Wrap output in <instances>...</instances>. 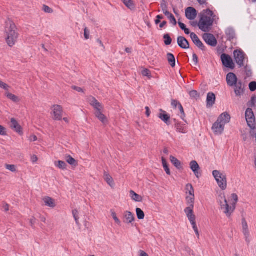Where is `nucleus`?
<instances>
[{
	"label": "nucleus",
	"instance_id": "nucleus-1",
	"mask_svg": "<svg viewBox=\"0 0 256 256\" xmlns=\"http://www.w3.org/2000/svg\"><path fill=\"white\" fill-rule=\"evenodd\" d=\"M4 34L7 44L11 48L14 46L18 40L20 34L15 24L10 18L5 22Z\"/></svg>",
	"mask_w": 256,
	"mask_h": 256
},
{
	"label": "nucleus",
	"instance_id": "nucleus-2",
	"mask_svg": "<svg viewBox=\"0 0 256 256\" xmlns=\"http://www.w3.org/2000/svg\"><path fill=\"white\" fill-rule=\"evenodd\" d=\"M218 20V18L209 9L204 10L200 18L198 26L199 28L204 32H208L210 29L214 22Z\"/></svg>",
	"mask_w": 256,
	"mask_h": 256
},
{
	"label": "nucleus",
	"instance_id": "nucleus-3",
	"mask_svg": "<svg viewBox=\"0 0 256 256\" xmlns=\"http://www.w3.org/2000/svg\"><path fill=\"white\" fill-rule=\"evenodd\" d=\"M230 120V116L226 112L222 113L218 118L212 126V130L216 135L221 134L224 130L225 125L228 123Z\"/></svg>",
	"mask_w": 256,
	"mask_h": 256
},
{
	"label": "nucleus",
	"instance_id": "nucleus-4",
	"mask_svg": "<svg viewBox=\"0 0 256 256\" xmlns=\"http://www.w3.org/2000/svg\"><path fill=\"white\" fill-rule=\"evenodd\" d=\"M218 202L220 209L228 217H230L234 212L236 206L231 202L228 204L224 193H220L218 197Z\"/></svg>",
	"mask_w": 256,
	"mask_h": 256
},
{
	"label": "nucleus",
	"instance_id": "nucleus-5",
	"mask_svg": "<svg viewBox=\"0 0 256 256\" xmlns=\"http://www.w3.org/2000/svg\"><path fill=\"white\" fill-rule=\"evenodd\" d=\"M212 176L219 188L222 190H226L228 186L226 174L220 170H214L212 172Z\"/></svg>",
	"mask_w": 256,
	"mask_h": 256
},
{
	"label": "nucleus",
	"instance_id": "nucleus-6",
	"mask_svg": "<svg viewBox=\"0 0 256 256\" xmlns=\"http://www.w3.org/2000/svg\"><path fill=\"white\" fill-rule=\"evenodd\" d=\"M51 115L52 118L55 120H62L63 116V108L62 106L55 104L52 108Z\"/></svg>",
	"mask_w": 256,
	"mask_h": 256
},
{
	"label": "nucleus",
	"instance_id": "nucleus-7",
	"mask_svg": "<svg viewBox=\"0 0 256 256\" xmlns=\"http://www.w3.org/2000/svg\"><path fill=\"white\" fill-rule=\"evenodd\" d=\"M245 116L248 125L252 129H254L256 126V119L252 110L248 108L246 111Z\"/></svg>",
	"mask_w": 256,
	"mask_h": 256
},
{
	"label": "nucleus",
	"instance_id": "nucleus-8",
	"mask_svg": "<svg viewBox=\"0 0 256 256\" xmlns=\"http://www.w3.org/2000/svg\"><path fill=\"white\" fill-rule=\"evenodd\" d=\"M194 203H186L188 206L184 210V212L190 223L196 222V217L194 212Z\"/></svg>",
	"mask_w": 256,
	"mask_h": 256
},
{
	"label": "nucleus",
	"instance_id": "nucleus-9",
	"mask_svg": "<svg viewBox=\"0 0 256 256\" xmlns=\"http://www.w3.org/2000/svg\"><path fill=\"white\" fill-rule=\"evenodd\" d=\"M234 58L236 64L240 66H244V62L246 58V55L241 50H235L234 52Z\"/></svg>",
	"mask_w": 256,
	"mask_h": 256
},
{
	"label": "nucleus",
	"instance_id": "nucleus-10",
	"mask_svg": "<svg viewBox=\"0 0 256 256\" xmlns=\"http://www.w3.org/2000/svg\"><path fill=\"white\" fill-rule=\"evenodd\" d=\"M186 203L194 202V190L192 184H188L186 186Z\"/></svg>",
	"mask_w": 256,
	"mask_h": 256
},
{
	"label": "nucleus",
	"instance_id": "nucleus-11",
	"mask_svg": "<svg viewBox=\"0 0 256 256\" xmlns=\"http://www.w3.org/2000/svg\"><path fill=\"white\" fill-rule=\"evenodd\" d=\"M221 60L224 66L228 68H234V67L232 58L228 54H224L221 56Z\"/></svg>",
	"mask_w": 256,
	"mask_h": 256
},
{
	"label": "nucleus",
	"instance_id": "nucleus-12",
	"mask_svg": "<svg viewBox=\"0 0 256 256\" xmlns=\"http://www.w3.org/2000/svg\"><path fill=\"white\" fill-rule=\"evenodd\" d=\"M90 104L95 109V112L104 111V108L102 104L99 102L94 97L90 96L88 98Z\"/></svg>",
	"mask_w": 256,
	"mask_h": 256
},
{
	"label": "nucleus",
	"instance_id": "nucleus-13",
	"mask_svg": "<svg viewBox=\"0 0 256 256\" xmlns=\"http://www.w3.org/2000/svg\"><path fill=\"white\" fill-rule=\"evenodd\" d=\"M203 38L207 44L211 46H215L217 44L216 38L212 34L205 33L203 35Z\"/></svg>",
	"mask_w": 256,
	"mask_h": 256
},
{
	"label": "nucleus",
	"instance_id": "nucleus-14",
	"mask_svg": "<svg viewBox=\"0 0 256 256\" xmlns=\"http://www.w3.org/2000/svg\"><path fill=\"white\" fill-rule=\"evenodd\" d=\"M11 122V128L20 136L23 134V130L22 127L20 125L18 122L14 118H12Z\"/></svg>",
	"mask_w": 256,
	"mask_h": 256
},
{
	"label": "nucleus",
	"instance_id": "nucleus-15",
	"mask_svg": "<svg viewBox=\"0 0 256 256\" xmlns=\"http://www.w3.org/2000/svg\"><path fill=\"white\" fill-rule=\"evenodd\" d=\"M236 75L232 72L228 73L226 76V82L230 86H234L238 82Z\"/></svg>",
	"mask_w": 256,
	"mask_h": 256
},
{
	"label": "nucleus",
	"instance_id": "nucleus-16",
	"mask_svg": "<svg viewBox=\"0 0 256 256\" xmlns=\"http://www.w3.org/2000/svg\"><path fill=\"white\" fill-rule=\"evenodd\" d=\"M244 86L242 84L241 80H239L238 82L234 86V93L238 96H241L244 94Z\"/></svg>",
	"mask_w": 256,
	"mask_h": 256
},
{
	"label": "nucleus",
	"instance_id": "nucleus-17",
	"mask_svg": "<svg viewBox=\"0 0 256 256\" xmlns=\"http://www.w3.org/2000/svg\"><path fill=\"white\" fill-rule=\"evenodd\" d=\"M186 16L190 20H194L197 16V12L194 8L188 7L186 10Z\"/></svg>",
	"mask_w": 256,
	"mask_h": 256
},
{
	"label": "nucleus",
	"instance_id": "nucleus-18",
	"mask_svg": "<svg viewBox=\"0 0 256 256\" xmlns=\"http://www.w3.org/2000/svg\"><path fill=\"white\" fill-rule=\"evenodd\" d=\"M190 38L194 43L200 49L204 50L205 46L202 42L200 40L198 36L194 32L190 33Z\"/></svg>",
	"mask_w": 256,
	"mask_h": 256
},
{
	"label": "nucleus",
	"instance_id": "nucleus-19",
	"mask_svg": "<svg viewBox=\"0 0 256 256\" xmlns=\"http://www.w3.org/2000/svg\"><path fill=\"white\" fill-rule=\"evenodd\" d=\"M178 44L182 48L188 49L190 48L189 42L184 36H180L178 38Z\"/></svg>",
	"mask_w": 256,
	"mask_h": 256
},
{
	"label": "nucleus",
	"instance_id": "nucleus-20",
	"mask_svg": "<svg viewBox=\"0 0 256 256\" xmlns=\"http://www.w3.org/2000/svg\"><path fill=\"white\" fill-rule=\"evenodd\" d=\"M190 168L194 172L197 178L200 177V173L198 170L200 169V166L196 160H192L190 162Z\"/></svg>",
	"mask_w": 256,
	"mask_h": 256
},
{
	"label": "nucleus",
	"instance_id": "nucleus-21",
	"mask_svg": "<svg viewBox=\"0 0 256 256\" xmlns=\"http://www.w3.org/2000/svg\"><path fill=\"white\" fill-rule=\"evenodd\" d=\"M124 222L126 224H130L134 220V214L128 211H126L124 214Z\"/></svg>",
	"mask_w": 256,
	"mask_h": 256
},
{
	"label": "nucleus",
	"instance_id": "nucleus-22",
	"mask_svg": "<svg viewBox=\"0 0 256 256\" xmlns=\"http://www.w3.org/2000/svg\"><path fill=\"white\" fill-rule=\"evenodd\" d=\"M160 112L159 114L158 117L166 124L169 125L170 124V116L166 112L160 110Z\"/></svg>",
	"mask_w": 256,
	"mask_h": 256
},
{
	"label": "nucleus",
	"instance_id": "nucleus-23",
	"mask_svg": "<svg viewBox=\"0 0 256 256\" xmlns=\"http://www.w3.org/2000/svg\"><path fill=\"white\" fill-rule=\"evenodd\" d=\"M42 201L45 206L50 208H54L56 206L55 200L50 197L45 196L43 198Z\"/></svg>",
	"mask_w": 256,
	"mask_h": 256
},
{
	"label": "nucleus",
	"instance_id": "nucleus-24",
	"mask_svg": "<svg viewBox=\"0 0 256 256\" xmlns=\"http://www.w3.org/2000/svg\"><path fill=\"white\" fill-rule=\"evenodd\" d=\"M104 111L95 112V116L104 124H106L108 120L106 116L103 114Z\"/></svg>",
	"mask_w": 256,
	"mask_h": 256
},
{
	"label": "nucleus",
	"instance_id": "nucleus-25",
	"mask_svg": "<svg viewBox=\"0 0 256 256\" xmlns=\"http://www.w3.org/2000/svg\"><path fill=\"white\" fill-rule=\"evenodd\" d=\"M216 96L214 93L209 92L206 98L207 106L211 107L214 104Z\"/></svg>",
	"mask_w": 256,
	"mask_h": 256
},
{
	"label": "nucleus",
	"instance_id": "nucleus-26",
	"mask_svg": "<svg viewBox=\"0 0 256 256\" xmlns=\"http://www.w3.org/2000/svg\"><path fill=\"white\" fill-rule=\"evenodd\" d=\"M104 180L112 188H114L115 184L112 176L108 172H104Z\"/></svg>",
	"mask_w": 256,
	"mask_h": 256
},
{
	"label": "nucleus",
	"instance_id": "nucleus-27",
	"mask_svg": "<svg viewBox=\"0 0 256 256\" xmlns=\"http://www.w3.org/2000/svg\"><path fill=\"white\" fill-rule=\"evenodd\" d=\"M176 131L182 134H186L188 132V127L186 124L179 122L176 124Z\"/></svg>",
	"mask_w": 256,
	"mask_h": 256
},
{
	"label": "nucleus",
	"instance_id": "nucleus-28",
	"mask_svg": "<svg viewBox=\"0 0 256 256\" xmlns=\"http://www.w3.org/2000/svg\"><path fill=\"white\" fill-rule=\"evenodd\" d=\"M242 232L244 236H246V239L247 240L249 236L250 232L248 230V223L244 218H243L242 220Z\"/></svg>",
	"mask_w": 256,
	"mask_h": 256
},
{
	"label": "nucleus",
	"instance_id": "nucleus-29",
	"mask_svg": "<svg viewBox=\"0 0 256 256\" xmlns=\"http://www.w3.org/2000/svg\"><path fill=\"white\" fill-rule=\"evenodd\" d=\"M130 195L131 198L136 202H142L143 200L142 197L136 193L134 190H130Z\"/></svg>",
	"mask_w": 256,
	"mask_h": 256
},
{
	"label": "nucleus",
	"instance_id": "nucleus-30",
	"mask_svg": "<svg viewBox=\"0 0 256 256\" xmlns=\"http://www.w3.org/2000/svg\"><path fill=\"white\" fill-rule=\"evenodd\" d=\"M171 162L178 169L182 168V164L176 158L172 156H170V157Z\"/></svg>",
	"mask_w": 256,
	"mask_h": 256
},
{
	"label": "nucleus",
	"instance_id": "nucleus-31",
	"mask_svg": "<svg viewBox=\"0 0 256 256\" xmlns=\"http://www.w3.org/2000/svg\"><path fill=\"white\" fill-rule=\"evenodd\" d=\"M5 96L9 100H11L14 102H18L20 101L19 98L10 92H4Z\"/></svg>",
	"mask_w": 256,
	"mask_h": 256
},
{
	"label": "nucleus",
	"instance_id": "nucleus-32",
	"mask_svg": "<svg viewBox=\"0 0 256 256\" xmlns=\"http://www.w3.org/2000/svg\"><path fill=\"white\" fill-rule=\"evenodd\" d=\"M167 60L169 64L172 67L174 68L175 66L176 59L173 54L171 53H168L167 54Z\"/></svg>",
	"mask_w": 256,
	"mask_h": 256
},
{
	"label": "nucleus",
	"instance_id": "nucleus-33",
	"mask_svg": "<svg viewBox=\"0 0 256 256\" xmlns=\"http://www.w3.org/2000/svg\"><path fill=\"white\" fill-rule=\"evenodd\" d=\"M165 15L168 17V18L170 20L171 24H172L174 26H176V20L174 15L170 13L168 11L165 12Z\"/></svg>",
	"mask_w": 256,
	"mask_h": 256
},
{
	"label": "nucleus",
	"instance_id": "nucleus-34",
	"mask_svg": "<svg viewBox=\"0 0 256 256\" xmlns=\"http://www.w3.org/2000/svg\"><path fill=\"white\" fill-rule=\"evenodd\" d=\"M54 165L56 167L58 168L61 170H66L67 167V164L66 163L62 160H58L54 162Z\"/></svg>",
	"mask_w": 256,
	"mask_h": 256
},
{
	"label": "nucleus",
	"instance_id": "nucleus-35",
	"mask_svg": "<svg viewBox=\"0 0 256 256\" xmlns=\"http://www.w3.org/2000/svg\"><path fill=\"white\" fill-rule=\"evenodd\" d=\"M65 159L66 162L72 166H76L78 165V163L75 159L72 157L70 155H66Z\"/></svg>",
	"mask_w": 256,
	"mask_h": 256
},
{
	"label": "nucleus",
	"instance_id": "nucleus-36",
	"mask_svg": "<svg viewBox=\"0 0 256 256\" xmlns=\"http://www.w3.org/2000/svg\"><path fill=\"white\" fill-rule=\"evenodd\" d=\"M162 164L164 168L165 172H166V174L168 175H170V168H168V164L166 162V160L164 158L162 157Z\"/></svg>",
	"mask_w": 256,
	"mask_h": 256
},
{
	"label": "nucleus",
	"instance_id": "nucleus-37",
	"mask_svg": "<svg viewBox=\"0 0 256 256\" xmlns=\"http://www.w3.org/2000/svg\"><path fill=\"white\" fill-rule=\"evenodd\" d=\"M226 34L230 40L233 39L234 38V32L233 30L228 28L226 31Z\"/></svg>",
	"mask_w": 256,
	"mask_h": 256
},
{
	"label": "nucleus",
	"instance_id": "nucleus-38",
	"mask_svg": "<svg viewBox=\"0 0 256 256\" xmlns=\"http://www.w3.org/2000/svg\"><path fill=\"white\" fill-rule=\"evenodd\" d=\"M123 2L126 6L130 10L134 8V5L132 0H123Z\"/></svg>",
	"mask_w": 256,
	"mask_h": 256
},
{
	"label": "nucleus",
	"instance_id": "nucleus-39",
	"mask_svg": "<svg viewBox=\"0 0 256 256\" xmlns=\"http://www.w3.org/2000/svg\"><path fill=\"white\" fill-rule=\"evenodd\" d=\"M136 214L139 220H143L144 218V214L140 208H136Z\"/></svg>",
	"mask_w": 256,
	"mask_h": 256
},
{
	"label": "nucleus",
	"instance_id": "nucleus-40",
	"mask_svg": "<svg viewBox=\"0 0 256 256\" xmlns=\"http://www.w3.org/2000/svg\"><path fill=\"white\" fill-rule=\"evenodd\" d=\"M110 212H111L112 216L113 219L114 220L116 224H117L118 226H120L121 222L118 219V218L117 217L116 212L113 210H111Z\"/></svg>",
	"mask_w": 256,
	"mask_h": 256
},
{
	"label": "nucleus",
	"instance_id": "nucleus-41",
	"mask_svg": "<svg viewBox=\"0 0 256 256\" xmlns=\"http://www.w3.org/2000/svg\"><path fill=\"white\" fill-rule=\"evenodd\" d=\"M164 44L166 46H168L172 43V38L168 34H164Z\"/></svg>",
	"mask_w": 256,
	"mask_h": 256
},
{
	"label": "nucleus",
	"instance_id": "nucleus-42",
	"mask_svg": "<svg viewBox=\"0 0 256 256\" xmlns=\"http://www.w3.org/2000/svg\"><path fill=\"white\" fill-rule=\"evenodd\" d=\"M72 213L73 216L76 220V223L78 224V219H79V216H78L79 212H78V210L76 209H74L72 210Z\"/></svg>",
	"mask_w": 256,
	"mask_h": 256
},
{
	"label": "nucleus",
	"instance_id": "nucleus-43",
	"mask_svg": "<svg viewBox=\"0 0 256 256\" xmlns=\"http://www.w3.org/2000/svg\"><path fill=\"white\" fill-rule=\"evenodd\" d=\"M6 168L11 171L12 172H16V166L14 164H8L5 165Z\"/></svg>",
	"mask_w": 256,
	"mask_h": 256
},
{
	"label": "nucleus",
	"instance_id": "nucleus-44",
	"mask_svg": "<svg viewBox=\"0 0 256 256\" xmlns=\"http://www.w3.org/2000/svg\"><path fill=\"white\" fill-rule=\"evenodd\" d=\"M190 224L192 225V228H193L198 238H200V234H199L198 228L196 226V222H192Z\"/></svg>",
	"mask_w": 256,
	"mask_h": 256
},
{
	"label": "nucleus",
	"instance_id": "nucleus-45",
	"mask_svg": "<svg viewBox=\"0 0 256 256\" xmlns=\"http://www.w3.org/2000/svg\"><path fill=\"white\" fill-rule=\"evenodd\" d=\"M191 98L195 99H198L199 98L198 92L196 90H192L189 93Z\"/></svg>",
	"mask_w": 256,
	"mask_h": 256
},
{
	"label": "nucleus",
	"instance_id": "nucleus-46",
	"mask_svg": "<svg viewBox=\"0 0 256 256\" xmlns=\"http://www.w3.org/2000/svg\"><path fill=\"white\" fill-rule=\"evenodd\" d=\"M180 112V116L182 118V119L184 120V118L186 116L184 108L182 104H179V106L178 108Z\"/></svg>",
	"mask_w": 256,
	"mask_h": 256
},
{
	"label": "nucleus",
	"instance_id": "nucleus-47",
	"mask_svg": "<svg viewBox=\"0 0 256 256\" xmlns=\"http://www.w3.org/2000/svg\"><path fill=\"white\" fill-rule=\"evenodd\" d=\"M1 88H2L4 90V92H10V87L8 86L6 84L3 83L1 82Z\"/></svg>",
	"mask_w": 256,
	"mask_h": 256
},
{
	"label": "nucleus",
	"instance_id": "nucleus-48",
	"mask_svg": "<svg viewBox=\"0 0 256 256\" xmlns=\"http://www.w3.org/2000/svg\"><path fill=\"white\" fill-rule=\"evenodd\" d=\"M231 198H232V200H233V202H232L231 203L236 206V204L238 200V196L237 194H232L231 196Z\"/></svg>",
	"mask_w": 256,
	"mask_h": 256
},
{
	"label": "nucleus",
	"instance_id": "nucleus-49",
	"mask_svg": "<svg viewBox=\"0 0 256 256\" xmlns=\"http://www.w3.org/2000/svg\"><path fill=\"white\" fill-rule=\"evenodd\" d=\"M249 88L250 91L254 92L256 90V82H252L249 84Z\"/></svg>",
	"mask_w": 256,
	"mask_h": 256
},
{
	"label": "nucleus",
	"instance_id": "nucleus-50",
	"mask_svg": "<svg viewBox=\"0 0 256 256\" xmlns=\"http://www.w3.org/2000/svg\"><path fill=\"white\" fill-rule=\"evenodd\" d=\"M43 10L46 13L52 14L53 12V10L48 6L44 5L43 6Z\"/></svg>",
	"mask_w": 256,
	"mask_h": 256
},
{
	"label": "nucleus",
	"instance_id": "nucleus-51",
	"mask_svg": "<svg viewBox=\"0 0 256 256\" xmlns=\"http://www.w3.org/2000/svg\"><path fill=\"white\" fill-rule=\"evenodd\" d=\"M90 30L87 28H85L84 29V36L86 40H88L90 38Z\"/></svg>",
	"mask_w": 256,
	"mask_h": 256
},
{
	"label": "nucleus",
	"instance_id": "nucleus-52",
	"mask_svg": "<svg viewBox=\"0 0 256 256\" xmlns=\"http://www.w3.org/2000/svg\"><path fill=\"white\" fill-rule=\"evenodd\" d=\"M179 104H181L180 103L178 102V100H172V106L174 108H178L179 106Z\"/></svg>",
	"mask_w": 256,
	"mask_h": 256
},
{
	"label": "nucleus",
	"instance_id": "nucleus-53",
	"mask_svg": "<svg viewBox=\"0 0 256 256\" xmlns=\"http://www.w3.org/2000/svg\"><path fill=\"white\" fill-rule=\"evenodd\" d=\"M142 74L143 76H147L148 78L150 77V72L147 69H145L144 70H142Z\"/></svg>",
	"mask_w": 256,
	"mask_h": 256
},
{
	"label": "nucleus",
	"instance_id": "nucleus-54",
	"mask_svg": "<svg viewBox=\"0 0 256 256\" xmlns=\"http://www.w3.org/2000/svg\"><path fill=\"white\" fill-rule=\"evenodd\" d=\"M30 160L33 164H36L38 160V158L35 154L32 155L30 156Z\"/></svg>",
	"mask_w": 256,
	"mask_h": 256
},
{
	"label": "nucleus",
	"instance_id": "nucleus-55",
	"mask_svg": "<svg viewBox=\"0 0 256 256\" xmlns=\"http://www.w3.org/2000/svg\"><path fill=\"white\" fill-rule=\"evenodd\" d=\"M192 60L195 64H196L198 62V57L195 54H194L192 55Z\"/></svg>",
	"mask_w": 256,
	"mask_h": 256
},
{
	"label": "nucleus",
	"instance_id": "nucleus-56",
	"mask_svg": "<svg viewBox=\"0 0 256 256\" xmlns=\"http://www.w3.org/2000/svg\"><path fill=\"white\" fill-rule=\"evenodd\" d=\"M72 89L79 92H84V90H82V88H81L80 87H78V86H73L72 87Z\"/></svg>",
	"mask_w": 256,
	"mask_h": 256
},
{
	"label": "nucleus",
	"instance_id": "nucleus-57",
	"mask_svg": "<svg viewBox=\"0 0 256 256\" xmlns=\"http://www.w3.org/2000/svg\"><path fill=\"white\" fill-rule=\"evenodd\" d=\"M38 140L37 136L35 135H32L29 137V140L30 142H35Z\"/></svg>",
	"mask_w": 256,
	"mask_h": 256
},
{
	"label": "nucleus",
	"instance_id": "nucleus-58",
	"mask_svg": "<svg viewBox=\"0 0 256 256\" xmlns=\"http://www.w3.org/2000/svg\"><path fill=\"white\" fill-rule=\"evenodd\" d=\"M161 7L164 14H165V12L168 11L166 5L165 4H162Z\"/></svg>",
	"mask_w": 256,
	"mask_h": 256
},
{
	"label": "nucleus",
	"instance_id": "nucleus-59",
	"mask_svg": "<svg viewBox=\"0 0 256 256\" xmlns=\"http://www.w3.org/2000/svg\"><path fill=\"white\" fill-rule=\"evenodd\" d=\"M36 222V219L35 218L33 217L30 220V224L32 227H34Z\"/></svg>",
	"mask_w": 256,
	"mask_h": 256
},
{
	"label": "nucleus",
	"instance_id": "nucleus-60",
	"mask_svg": "<svg viewBox=\"0 0 256 256\" xmlns=\"http://www.w3.org/2000/svg\"><path fill=\"white\" fill-rule=\"evenodd\" d=\"M178 24L180 27V28L182 30H184L186 28V25L184 24H183L182 22H178Z\"/></svg>",
	"mask_w": 256,
	"mask_h": 256
},
{
	"label": "nucleus",
	"instance_id": "nucleus-61",
	"mask_svg": "<svg viewBox=\"0 0 256 256\" xmlns=\"http://www.w3.org/2000/svg\"><path fill=\"white\" fill-rule=\"evenodd\" d=\"M6 129L1 126V135H6Z\"/></svg>",
	"mask_w": 256,
	"mask_h": 256
},
{
	"label": "nucleus",
	"instance_id": "nucleus-62",
	"mask_svg": "<svg viewBox=\"0 0 256 256\" xmlns=\"http://www.w3.org/2000/svg\"><path fill=\"white\" fill-rule=\"evenodd\" d=\"M3 208L5 212H8L9 210V205L7 204H4Z\"/></svg>",
	"mask_w": 256,
	"mask_h": 256
},
{
	"label": "nucleus",
	"instance_id": "nucleus-63",
	"mask_svg": "<svg viewBox=\"0 0 256 256\" xmlns=\"http://www.w3.org/2000/svg\"><path fill=\"white\" fill-rule=\"evenodd\" d=\"M145 109L146 110V115L148 117H149L150 114V108L148 106H146Z\"/></svg>",
	"mask_w": 256,
	"mask_h": 256
},
{
	"label": "nucleus",
	"instance_id": "nucleus-64",
	"mask_svg": "<svg viewBox=\"0 0 256 256\" xmlns=\"http://www.w3.org/2000/svg\"><path fill=\"white\" fill-rule=\"evenodd\" d=\"M140 256H148V254L144 251H140Z\"/></svg>",
	"mask_w": 256,
	"mask_h": 256
}]
</instances>
